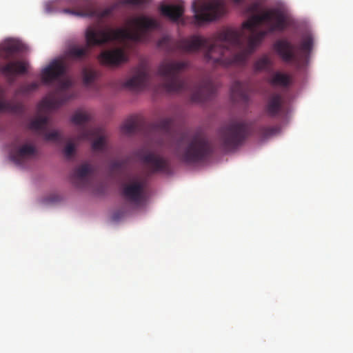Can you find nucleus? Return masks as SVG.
I'll return each instance as SVG.
<instances>
[{
    "label": "nucleus",
    "mask_w": 353,
    "mask_h": 353,
    "mask_svg": "<svg viewBox=\"0 0 353 353\" xmlns=\"http://www.w3.org/2000/svg\"><path fill=\"white\" fill-rule=\"evenodd\" d=\"M245 12L251 14L243 23V28L251 33L246 45L241 41L238 32L227 30L220 32L215 39L191 35L172 40L165 36L159 40L158 46L168 53L177 51L196 52L203 50L205 59L214 66L228 68L243 65L248 57L268 33L283 31L288 26L286 16L279 9L272 8L259 14L261 5L259 2L249 5Z\"/></svg>",
    "instance_id": "1"
},
{
    "label": "nucleus",
    "mask_w": 353,
    "mask_h": 353,
    "mask_svg": "<svg viewBox=\"0 0 353 353\" xmlns=\"http://www.w3.org/2000/svg\"><path fill=\"white\" fill-rule=\"evenodd\" d=\"M174 118L166 117L149 125L141 117H129L121 127L126 134L150 132L163 134L167 139L177 142L176 153L181 161L188 163L201 162L208 159L212 152L208 139L202 133L190 134L187 132H173Z\"/></svg>",
    "instance_id": "2"
},
{
    "label": "nucleus",
    "mask_w": 353,
    "mask_h": 353,
    "mask_svg": "<svg viewBox=\"0 0 353 353\" xmlns=\"http://www.w3.org/2000/svg\"><path fill=\"white\" fill-rule=\"evenodd\" d=\"M131 23L134 27V30L123 28L101 29L88 27L85 31L87 46L83 48L76 46L70 47L65 52V57L68 60L81 61L88 56L90 47L101 46L111 41H142L148 31L155 29L158 26L155 19L145 16L134 18L131 21Z\"/></svg>",
    "instance_id": "3"
},
{
    "label": "nucleus",
    "mask_w": 353,
    "mask_h": 353,
    "mask_svg": "<svg viewBox=\"0 0 353 353\" xmlns=\"http://www.w3.org/2000/svg\"><path fill=\"white\" fill-rule=\"evenodd\" d=\"M188 67L185 61L166 59L158 66L157 74L163 78V87L169 93L189 92L194 102H203L212 98L217 90V85L210 77H206L191 85L180 74Z\"/></svg>",
    "instance_id": "4"
},
{
    "label": "nucleus",
    "mask_w": 353,
    "mask_h": 353,
    "mask_svg": "<svg viewBox=\"0 0 353 353\" xmlns=\"http://www.w3.org/2000/svg\"><path fill=\"white\" fill-rule=\"evenodd\" d=\"M250 131V125L245 121L232 120L223 125L219 130L221 144L226 151H231L241 145Z\"/></svg>",
    "instance_id": "5"
},
{
    "label": "nucleus",
    "mask_w": 353,
    "mask_h": 353,
    "mask_svg": "<svg viewBox=\"0 0 353 353\" xmlns=\"http://www.w3.org/2000/svg\"><path fill=\"white\" fill-rule=\"evenodd\" d=\"M195 20L198 23L217 19L225 12V5L222 0L194 1L192 6Z\"/></svg>",
    "instance_id": "6"
},
{
    "label": "nucleus",
    "mask_w": 353,
    "mask_h": 353,
    "mask_svg": "<svg viewBox=\"0 0 353 353\" xmlns=\"http://www.w3.org/2000/svg\"><path fill=\"white\" fill-rule=\"evenodd\" d=\"M72 83L69 79L60 80L55 90L43 101V105L48 109H56L73 97L68 89Z\"/></svg>",
    "instance_id": "7"
},
{
    "label": "nucleus",
    "mask_w": 353,
    "mask_h": 353,
    "mask_svg": "<svg viewBox=\"0 0 353 353\" xmlns=\"http://www.w3.org/2000/svg\"><path fill=\"white\" fill-rule=\"evenodd\" d=\"M92 139H94L92 143V149L94 152H102L106 150L107 137L102 128H83L79 141H91Z\"/></svg>",
    "instance_id": "8"
},
{
    "label": "nucleus",
    "mask_w": 353,
    "mask_h": 353,
    "mask_svg": "<svg viewBox=\"0 0 353 353\" xmlns=\"http://www.w3.org/2000/svg\"><path fill=\"white\" fill-rule=\"evenodd\" d=\"M102 65L117 67L128 61V55L123 48H115L102 51L98 57Z\"/></svg>",
    "instance_id": "9"
},
{
    "label": "nucleus",
    "mask_w": 353,
    "mask_h": 353,
    "mask_svg": "<svg viewBox=\"0 0 353 353\" xmlns=\"http://www.w3.org/2000/svg\"><path fill=\"white\" fill-rule=\"evenodd\" d=\"M78 7L80 8L78 10H72L70 8H65L63 10V12L65 14H72L76 17H94L99 20L109 16L112 10L106 8L103 10H100L90 4L87 3H79Z\"/></svg>",
    "instance_id": "10"
},
{
    "label": "nucleus",
    "mask_w": 353,
    "mask_h": 353,
    "mask_svg": "<svg viewBox=\"0 0 353 353\" xmlns=\"http://www.w3.org/2000/svg\"><path fill=\"white\" fill-rule=\"evenodd\" d=\"M136 156L142 163L148 166L152 172L163 171L166 169V161L152 152L140 149L136 152Z\"/></svg>",
    "instance_id": "11"
},
{
    "label": "nucleus",
    "mask_w": 353,
    "mask_h": 353,
    "mask_svg": "<svg viewBox=\"0 0 353 353\" xmlns=\"http://www.w3.org/2000/svg\"><path fill=\"white\" fill-rule=\"evenodd\" d=\"M273 50L286 63L297 61L295 46L287 39L276 40L273 44Z\"/></svg>",
    "instance_id": "12"
},
{
    "label": "nucleus",
    "mask_w": 353,
    "mask_h": 353,
    "mask_svg": "<svg viewBox=\"0 0 353 353\" xmlns=\"http://www.w3.org/2000/svg\"><path fill=\"white\" fill-rule=\"evenodd\" d=\"M37 153L35 145L31 143H24L14 147L10 152L11 159L17 165H23L27 160L34 157Z\"/></svg>",
    "instance_id": "13"
},
{
    "label": "nucleus",
    "mask_w": 353,
    "mask_h": 353,
    "mask_svg": "<svg viewBox=\"0 0 353 353\" xmlns=\"http://www.w3.org/2000/svg\"><path fill=\"white\" fill-rule=\"evenodd\" d=\"M65 72V67L63 62L59 59H54L42 70V81L44 84L48 85L63 75Z\"/></svg>",
    "instance_id": "14"
},
{
    "label": "nucleus",
    "mask_w": 353,
    "mask_h": 353,
    "mask_svg": "<svg viewBox=\"0 0 353 353\" xmlns=\"http://www.w3.org/2000/svg\"><path fill=\"white\" fill-rule=\"evenodd\" d=\"M148 81V69L144 64H141L135 68L133 76L127 80L125 86L134 90H141L147 86Z\"/></svg>",
    "instance_id": "15"
},
{
    "label": "nucleus",
    "mask_w": 353,
    "mask_h": 353,
    "mask_svg": "<svg viewBox=\"0 0 353 353\" xmlns=\"http://www.w3.org/2000/svg\"><path fill=\"white\" fill-rule=\"evenodd\" d=\"M250 83L247 81H235L230 88L231 99L234 102L248 104L250 101Z\"/></svg>",
    "instance_id": "16"
},
{
    "label": "nucleus",
    "mask_w": 353,
    "mask_h": 353,
    "mask_svg": "<svg viewBox=\"0 0 353 353\" xmlns=\"http://www.w3.org/2000/svg\"><path fill=\"white\" fill-rule=\"evenodd\" d=\"M283 103L284 99L281 94L278 93L271 94L265 106V113L271 117L278 116L282 111Z\"/></svg>",
    "instance_id": "17"
},
{
    "label": "nucleus",
    "mask_w": 353,
    "mask_h": 353,
    "mask_svg": "<svg viewBox=\"0 0 353 353\" xmlns=\"http://www.w3.org/2000/svg\"><path fill=\"white\" fill-rule=\"evenodd\" d=\"M144 190V183L139 179H134L123 185V194L128 199H141Z\"/></svg>",
    "instance_id": "18"
},
{
    "label": "nucleus",
    "mask_w": 353,
    "mask_h": 353,
    "mask_svg": "<svg viewBox=\"0 0 353 353\" xmlns=\"http://www.w3.org/2000/svg\"><path fill=\"white\" fill-rule=\"evenodd\" d=\"M91 120V115L86 111L79 110L77 111L72 116V122L78 125L77 140H80V134L83 128H96L95 127L90 126L88 123Z\"/></svg>",
    "instance_id": "19"
},
{
    "label": "nucleus",
    "mask_w": 353,
    "mask_h": 353,
    "mask_svg": "<svg viewBox=\"0 0 353 353\" xmlns=\"http://www.w3.org/2000/svg\"><path fill=\"white\" fill-rule=\"evenodd\" d=\"M27 71V65L24 61H10L1 68L2 74L7 77L22 74Z\"/></svg>",
    "instance_id": "20"
},
{
    "label": "nucleus",
    "mask_w": 353,
    "mask_h": 353,
    "mask_svg": "<svg viewBox=\"0 0 353 353\" xmlns=\"http://www.w3.org/2000/svg\"><path fill=\"white\" fill-rule=\"evenodd\" d=\"M163 15L168 17L173 21H177L183 14L184 8L182 5H164L161 7Z\"/></svg>",
    "instance_id": "21"
},
{
    "label": "nucleus",
    "mask_w": 353,
    "mask_h": 353,
    "mask_svg": "<svg viewBox=\"0 0 353 353\" xmlns=\"http://www.w3.org/2000/svg\"><path fill=\"white\" fill-rule=\"evenodd\" d=\"M268 82L273 87L288 88L291 83V77L289 74L275 72L268 79Z\"/></svg>",
    "instance_id": "22"
},
{
    "label": "nucleus",
    "mask_w": 353,
    "mask_h": 353,
    "mask_svg": "<svg viewBox=\"0 0 353 353\" xmlns=\"http://www.w3.org/2000/svg\"><path fill=\"white\" fill-rule=\"evenodd\" d=\"M24 46L21 43L18 41L10 42L3 48V51L5 52L3 58L6 60H8L10 59L12 54L22 52Z\"/></svg>",
    "instance_id": "23"
},
{
    "label": "nucleus",
    "mask_w": 353,
    "mask_h": 353,
    "mask_svg": "<svg viewBox=\"0 0 353 353\" xmlns=\"http://www.w3.org/2000/svg\"><path fill=\"white\" fill-rule=\"evenodd\" d=\"M272 64V61L269 56L263 55L255 61L254 69L256 72L270 71Z\"/></svg>",
    "instance_id": "24"
},
{
    "label": "nucleus",
    "mask_w": 353,
    "mask_h": 353,
    "mask_svg": "<svg viewBox=\"0 0 353 353\" xmlns=\"http://www.w3.org/2000/svg\"><path fill=\"white\" fill-rule=\"evenodd\" d=\"M48 123V118L46 116L38 117L32 119L29 123V128L32 130L39 132L41 131V134L46 130Z\"/></svg>",
    "instance_id": "25"
},
{
    "label": "nucleus",
    "mask_w": 353,
    "mask_h": 353,
    "mask_svg": "<svg viewBox=\"0 0 353 353\" xmlns=\"http://www.w3.org/2000/svg\"><path fill=\"white\" fill-rule=\"evenodd\" d=\"M98 72L87 68L82 70V77L83 85L86 87L90 86L98 77Z\"/></svg>",
    "instance_id": "26"
},
{
    "label": "nucleus",
    "mask_w": 353,
    "mask_h": 353,
    "mask_svg": "<svg viewBox=\"0 0 353 353\" xmlns=\"http://www.w3.org/2000/svg\"><path fill=\"white\" fill-rule=\"evenodd\" d=\"M92 169L90 165L83 164L77 168L74 171V176L79 180H84L91 172Z\"/></svg>",
    "instance_id": "27"
},
{
    "label": "nucleus",
    "mask_w": 353,
    "mask_h": 353,
    "mask_svg": "<svg viewBox=\"0 0 353 353\" xmlns=\"http://www.w3.org/2000/svg\"><path fill=\"white\" fill-rule=\"evenodd\" d=\"M280 128L276 126H263L259 129V134L264 139H268L279 133Z\"/></svg>",
    "instance_id": "28"
},
{
    "label": "nucleus",
    "mask_w": 353,
    "mask_h": 353,
    "mask_svg": "<svg viewBox=\"0 0 353 353\" xmlns=\"http://www.w3.org/2000/svg\"><path fill=\"white\" fill-rule=\"evenodd\" d=\"M125 162L124 161H114L110 165V170L112 174H121L124 169Z\"/></svg>",
    "instance_id": "29"
},
{
    "label": "nucleus",
    "mask_w": 353,
    "mask_h": 353,
    "mask_svg": "<svg viewBox=\"0 0 353 353\" xmlns=\"http://www.w3.org/2000/svg\"><path fill=\"white\" fill-rule=\"evenodd\" d=\"M313 46V39L311 36L305 37L301 44L300 50L303 52L308 53L311 51Z\"/></svg>",
    "instance_id": "30"
},
{
    "label": "nucleus",
    "mask_w": 353,
    "mask_h": 353,
    "mask_svg": "<svg viewBox=\"0 0 353 353\" xmlns=\"http://www.w3.org/2000/svg\"><path fill=\"white\" fill-rule=\"evenodd\" d=\"M42 134L43 135L44 139L47 141H59L61 139L60 134L56 130H53L51 132H46L45 130L43 132Z\"/></svg>",
    "instance_id": "31"
},
{
    "label": "nucleus",
    "mask_w": 353,
    "mask_h": 353,
    "mask_svg": "<svg viewBox=\"0 0 353 353\" xmlns=\"http://www.w3.org/2000/svg\"><path fill=\"white\" fill-rule=\"evenodd\" d=\"M63 152H64L65 156L67 158H68V159L71 158L73 156L74 152V145L71 142L68 143L65 145V147L63 150Z\"/></svg>",
    "instance_id": "32"
},
{
    "label": "nucleus",
    "mask_w": 353,
    "mask_h": 353,
    "mask_svg": "<svg viewBox=\"0 0 353 353\" xmlns=\"http://www.w3.org/2000/svg\"><path fill=\"white\" fill-rule=\"evenodd\" d=\"M39 86V84L38 82H32L31 83H29V84H27L26 85L23 90V92H32L35 90H37Z\"/></svg>",
    "instance_id": "33"
},
{
    "label": "nucleus",
    "mask_w": 353,
    "mask_h": 353,
    "mask_svg": "<svg viewBox=\"0 0 353 353\" xmlns=\"http://www.w3.org/2000/svg\"><path fill=\"white\" fill-rule=\"evenodd\" d=\"M149 0H123V3L126 5L141 6L148 3Z\"/></svg>",
    "instance_id": "34"
},
{
    "label": "nucleus",
    "mask_w": 353,
    "mask_h": 353,
    "mask_svg": "<svg viewBox=\"0 0 353 353\" xmlns=\"http://www.w3.org/2000/svg\"><path fill=\"white\" fill-rule=\"evenodd\" d=\"M12 110V105L10 102L1 101L0 102V111H11Z\"/></svg>",
    "instance_id": "35"
},
{
    "label": "nucleus",
    "mask_w": 353,
    "mask_h": 353,
    "mask_svg": "<svg viewBox=\"0 0 353 353\" xmlns=\"http://www.w3.org/2000/svg\"><path fill=\"white\" fill-rule=\"evenodd\" d=\"M236 4H239L243 0H232Z\"/></svg>",
    "instance_id": "36"
}]
</instances>
